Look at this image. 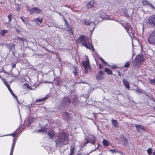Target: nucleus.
<instances>
[{
  "label": "nucleus",
  "mask_w": 155,
  "mask_h": 155,
  "mask_svg": "<svg viewBox=\"0 0 155 155\" xmlns=\"http://www.w3.org/2000/svg\"><path fill=\"white\" fill-rule=\"evenodd\" d=\"M58 135V137L55 140L56 147H61L69 143L68 137L65 132H60Z\"/></svg>",
  "instance_id": "1"
},
{
  "label": "nucleus",
  "mask_w": 155,
  "mask_h": 155,
  "mask_svg": "<svg viewBox=\"0 0 155 155\" xmlns=\"http://www.w3.org/2000/svg\"><path fill=\"white\" fill-rule=\"evenodd\" d=\"M8 22H10L12 19V15L11 14H10L8 16Z\"/></svg>",
  "instance_id": "40"
},
{
  "label": "nucleus",
  "mask_w": 155,
  "mask_h": 155,
  "mask_svg": "<svg viewBox=\"0 0 155 155\" xmlns=\"http://www.w3.org/2000/svg\"><path fill=\"white\" fill-rule=\"evenodd\" d=\"M48 134L49 136L50 137L51 139H52L53 138L55 134V133L52 130H50L48 132Z\"/></svg>",
  "instance_id": "22"
},
{
  "label": "nucleus",
  "mask_w": 155,
  "mask_h": 155,
  "mask_svg": "<svg viewBox=\"0 0 155 155\" xmlns=\"http://www.w3.org/2000/svg\"><path fill=\"white\" fill-rule=\"evenodd\" d=\"M148 43L152 45H155V31H153L148 39Z\"/></svg>",
  "instance_id": "6"
},
{
  "label": "nucleus",
  "mask_w": 155,
  "mask_h": 155,
  "mask_svg": "<svg viewBox=\"0 0 155 155\" xmlns=\"http://www.w3.org/2000/svg\"><path fill=\"white\" fill-rule=\"evenodd\" d=\"M35 119V118H32L31 119H30L28 121V124L30 125L31 123H32L33 122Z\"/></svg>",
  "instance_id": "36"
},
{
  "label": "nucleus",
  "mask_w": 155,
  "mask_h": 155,
  "mask_svg": "<svg viewBox=\"0 0 155 155\" xmlns=\"http://www.w3.org/2000/svg\"><path fill=\"white\" fill-rule=\"evenodd\" d=\"M85 61H83L82 62L81 64L84 68V73L87 74L89 70L90 69V66L89 64V61L87 56H85Z\"/></svg>",
  "instance_id": "5"
},
{
  "label": "nucleus",
  "mask_w": 155,
  "mask_h": 155,
  "mask_svg": "<svg viewBox=\"0 0 155 155\" xmlns=\"http://www.w3.org/2000/svg\"><path fill=\"white\" fill-rule=\"evenodd\" d=\"M99 68L101 69H102L103 68V67L102 65H101V64H99Z\"/></svg>",
  "instance_id": "50"
},
{
  "label": "nucleus",
  "mask_w": 155,
  "mask_h": 155,
  "mask_svg": "<svg viewBox=\"0 0 155 155\" xmlns=\"http://www.w3.org/2000/svg\"><path fill=\"white\" fill-rule=\"evenodd\" d=\"M123 82L125 87L128 89L130 88V85L128 82L125 79H124L123 80Z\"/></svg>",
  "instance_id": "21"
},
{
  "label": "nucleus",
  "mask_w": 155,
  "mask_h": 155,
  "mask_svg": "<svg viewBox=\"0 0 155 155\" xmlns=\"http://www.w3.org/2000/svg\"><path fill=\"white\" fill-rule=\"evenodd\" d=\"M20 40L23 42H26L27 41V39L26 38H20Z\"/></svg>",
  "instance_id": "43"
},
{
  "label": "nucleus",
  "mask_w": 155,
  "mask_h": 155,
  "mask_svg": "<svg viewBox=\"0 0 155 155\" xmlns=\"http://www.w3.org/2000/svg\"><path fill=\"white\" fill-rule=\"evenodd\" d=\"M96 78L97 80H102L103 79V77L100 75H97L96 77Z\"/></svg>",
  "instance_id": "31"
},
{
  "label": "nucleus",
  "mask_w": 155,
  "mask_h": 155,
  "mask_svg": "<svg viewBox=\"0 0 155 155\" xmlns=\"http://www.w3.org/2000/svg\"><path fill=\"white\" fill-rule=\"evenodd\" d=\"M74 149L73 148H71L70 150V153L68 155H73L74 153Z\"/></svg>",
  "instance_id": "41"
},
{
  "label": "nucleus",
  "mask_w": 155,
  "mask_h": 155,
  "mask_svg": "<svg viewBox=\"0 0 155 155\" xmlns=\"http://www.w3.org/2000/svg\"><path fill=\"white\" fill-rule=\"evenodd\" d=\"M111 122L116 127H118V125L117 120L113 119L111 120Z\"/></svg>",
  "instance_id": "25"
},
{
  "label": "nucleus",
  "mask_w": 155,
  "mask_h": 155,
  "mask_svg": "<svg viewBox=\"0 0 155 155\" xmlns=\"http://www.w3.org/2000/svg\"><path fill=\"white\" fill-rule=\"evenodd\" d=\"M96 4V3L94 1H91L86 4V8L89 9L93 8L94 7Z\"/></svg>",
  "instance_id": "13"
},
{
  "label": "nucleus",
  "mask_w": 155,
  "mask_h": 155,
  "mask_svg": "<svg viewBox=\"0 0 155 155\" xmlns=\"http://www.w3.org/2000/svg\"><path fill=\"white\" fill-rule=\"evenodd\" d=\"M124 144H126L127 143V140L126 139H124Z\"/></svg>",
  "instance_id": "52"
},
{
  "label": "nucleus",
  "mask_w": 155,
  "mask_h": 155,
  "mask_svg": "<svg viewBox=\"0 0 155 155\" xmlns=\"http://www.w3.org/2000/svg\"><path fill=\"white\" fill-rule=\"evenodd\" d=\"M0 78H2V77L0 75Z\"/></svg>",
  "instance_id": "63"
},
{
  "label": "nucleus",
  "mask_w": 155,
  "mask_h": 155,
  "mask_svg": "<svg viewBox=\"0 0 155 155\" xmlns=\"http://www.w3.org/2000/svg\"><path fill=\"white\" fill-rule=\"evenodd\" d=\"M148 154L149 155H150L152 154V150L151 148H149L147 150Z\"/></svg>",
  "instance_id": "35"
},
{
  "label": "nucleus",
  "mask_w": 155,
  "mask_h": 155,
  "mask_svg": "<svg viewBox=\"0 0 155 155\" xmlns=\"http://www.w3.org/2000/svg\"><path fill=\"white\" fill-rule=\"evenodd\" d=\"M42 18L41 17H38L34 19L33 21L35 22L37 25H39L42 23Z\"/></svg>",
  "instance_id": "15"
},
{
  "label": "nucleus",
  "mask_w": 155,
  "mask_h": 155,
  "mask_svg": "<svg viewBox=\"0 0 155 155\" xmlns=\"http://www.w3.org/2000/svg\"><path fill=\"white\" fill-rule=\"evenodd\" d=\"M8 31L6 30H2L1 32L0 35L2 36H3Z\"/></svg>",
  "instance_id": "30"
},
{
  "label": "nucleus",
  "mask_w": 155,
  "mask_h": 155,
  "mask_svg": "<svg viewBox=\"0 0 155 155\" xmlns=\"http://www.w3.org/2000/svg\"><path fill=\"white\" fill-rule=\"evenodd\" d=\"M27 11L30 14H40L42 13V10L37 7L33 8L31 9H27Z\"/></svg>",
  "instance_id": "7"
},
{
  "label": "nucleus",
  "mask_w": 155,
  "mask_h": 155,
  "mask_svg": "<svg viewBox=\"0 0 155 155\" xmlns=\"http://www.w3.org/2000/svg\"><path fill=\"white\" fill-rule=\"evenodd\" d=\"M20 18L23 21H25L24 19L22 17H20Z\"/></svg>",
  "instance_id": "59"
},
{
  "label": "nucleus",
  "mask_w": 155,
  "mask_h": 155,
  "mask_svg": "<svg viewBox=\"0 0 155 155\" xmlns=\"http://www.w3.org/2000/svg\"><path fill=\"white\" fill-rule=\"evenodd\" d=\"M94 16H97V15L98 16V15L97 13H95L94 14Z\"/></svg>",
  "instance_id": "60"
},
{
  "label": "nucleus",
  "mask_w": 155,
  "mask_h": 155,
  "mask_svg": "<svg viewBox=\"0 0 155 155\" xmlns=\"http://www.w3.org/2000/svg\"><path fill=\"white\" fill-rule=\"evenodd\" d=\"M12 66L13 68H15V67L16 66V64H12Z\"/></svg>",
  "instance_id": "56"
},
{
  "label": "nucleus",
  "mask_w": 155,
  "mask_h": 155,
  "mask_svg": "<svg viewBox=\"0 0 155 155\" xmlns=\"http://www.w3.org/2000/svg\"><path fill=\"white\" fill-rule=\"evenodd\" d=\"M147 23L151 26H155V15L149 17L147 19Z\"/></svg>",
  "instance_id": "8"
},
{
  "label": "nucleus",
  "mask_w": 155,
  "mask_h": 155,
  "mask_svg": "<svg viewBox=\"0 0 155 155\" xmlns=\"http://www.w3.org/2000/svg\"><path fill=\"white\" fill-rule=\"evenodd\" d=\"M49 97V95H47L45 97L43 98H40L39 99H37L36 100V102H39L42 101H43L47 99V98H48V97Z\"/></svg>",
  "instance_id": "24"
},
{
  "label": "nucleus",
  "mask_w": 155,
  "mask_h": 155,
  "mask_svg": "<svg viewBox=\"0 0 155 155\" xmlns=\"http://www.w3.org/2000/svg\"><path fill=\"white\" fill-rule=\"evenodd\" d=\"M149 82L151 84L155 85V80L150 79L149 80Z\"/></svg>",
  "instance_id": "34"
},
{
  "label": "nucleus",
  "mask_w": 155,
  "mask_h": 155,
  "mask_svg": "<svg viewBox=\"0 0 155 155\" xmlns=\"http://www.w3.org/2000/svg\"><path fill=\"white\" fill-rule=\"evenodd\" d=\"M144 58L142 54H139L137 55L135 58L133 63L134 66L138 68L140 66V64L143 62Z\"/></svg>",
  "instance_id": "3"
},
{
  "label": "nucleus",
  "mask_w": 155,
  "mask_h": 155,
  "mask_svg": "<svg viewBox=\"0 0 155 155\" xmlns=\"http://www.w3.org/2000/svg\"><path fill=\"white\" fill-rule=\"evenodd\" d=\"M20 38L18 36H17L16 37V39L18 40H20V38Z\"/></svg>",
  "instance_id": "55"
},
{
  "label": "nucleus",
  "mask_w": 155,
  "mask_h": 155,
  "mask_svg": "<svg viewBox=\"0 0 155 155\" xmlns=\"http://www.w3.org/2000/svg\"><path fill=\"white\" fill-rule=\"evenodd\" d=\"M123 27L125 28L126 31L127 32L128 34L130 35L131 38H134V33L135 31L134 30L132 29L130 25L128 23L122 24L120 23Z\"/></svg>",
  "instance_id": "4"
},
{
  "label": "nucleus",
  "mask_w": 155,
  "mask_h": 155,
  "mask_svg": "<svg viewBox=\"0 0 155 155\" xmlns=\"http://www.w3.org/2000/svg\"><path fill=\"white\" fill-rule=\"evenodd\" d=\"M5 84L6 86L8 89L9 88V87H10V85H9V84L7 82L6 84Z\"/></svg>",
  "instance_id": "53"
},
{
  "label": "nucleus",
  "mask_w": 155,
  "mask_h": 155,
  "mask_svg": "<svg viewBox=\"0 0 155 155\" xmlns=\"http://www.w3.org/2000/svg\"><path fill=\"white\" fill-rule=\"evenodd\" d=\"M3 82L5 84H6V83L7 82L6 80L4 79L2 77V78H1Z\"/></svg>",
  "instance_id": "45"
},
{
  "label": "nucleus",
  "mask_w": 155,
  "mask_h": 155,
  "mask_svg": "<svg viewBox=\"0 0 155 155\" xmlns=\"http://www.w3.org/2000/svg\"><path fill=\"white\" fill-rule=\"evenodd\" d=\"M107 65L108 67H110V68L113 69H116L117 67L115 66H112L111 65H110L108 64H107Z\"/></svg>",
  "instance_id": "38"
},
{
  "label": "nucleus",
  "mask_w": 155,
  "mask_h": 155,
  "mask_svg": "<svg viewBox=\"0 0 155 155\" xmlns=\"http://www.w3.org/2000/svg\"><path fill=\"white\" fill-rule=\"evenodd\" d=\"M143 4L145 6L150 7L152 8L155 9V7L148 1L143 0L142 2Z\"/></svg>",
  "instance_id": "14"
},
{
  "label": "nucleus",
  "mask_w": 155,
  "mask_h": 155,
  "mask_svg": "<svg viewBox=\"0 0 155 155\" xmlns=\"http://www.w3.org/2000/svg\"><path fill=\"white\" fill-rule=\"evenodd\" d=\"M64 21L65 22V25L67 27V28H69V29L68 30V31H69V32L73 34V31L72 30V27L69 25L67 23V21L66 19H64Z\"/></svg>",
  "instance_id": "17"
},
{
  "label": "nucleus",
  "mask_w": 155,
  "mask_h": 155,
  "mask_svg": "<svg viewBox=\"0 0 155 155\" xmlns=\"http://www.w3.org/2000/svg\"><path fill=\"white\" fill-rule=\"evenodd\" d=\"M9 90V91L10 92L11 94L17 100V101L18 102V100L17 99V97L15 95V94L14 93L13 91L11 89L10 87H9V88L8 89Z\"/></svg>",
  "instance_id": "26"
},
{
  "label": "nucleus",
  "mask_w": 155,
  "mask_h": 155,
  "mask_svg": "<svg viewBox=\"0 0 155 155\" xmlns=\"http://www.w3.org/2000/svg\"><path fill=\"white\" fill-rule=\"evenodd\" d=\"M83 22L84 24L86 25H89L90 26H92L93 30L95 28V25L94 22H90L89 21L86 19H84L83 20Z\"/></svg>",
  "instance_id": "12"
},
{
  "label": "nucleus",
  "mask_w": 155,
  "mask_h": 155,
  "mask_svg": "<svg viewBox=\"0 0 155 155\" xmlns=\"http://www.w3.org/2000/svg\"><path fill=\"white\" fill-rule=\"evenodd\" d=\"M153 155H155V150L153 152Z\"/></svg>",
  "instance_id": "61"
},
{
  "label": "nucleus",
  "mask_w": 155,
  "mask_h": 155,
  "mask_svg": "<svg viewBox=\"0 0 155 155\" xmlns=\"http://www.w3.org/2000/svg\"><path fill=\"white\" fill-rule=\"evenodd\" d=\"M100 16L101 18L107 20L109 19L110 18L109 16L108 15H106L104 13H102L100 14Z\"/></svg>",
  "instance_id": "20"
},
{
  "label": "nucleus",
  "mask_w": 155,
  "mask_h": 155,
  "mask_svg": "<svg viewBox=\"0 0 155 155\" xmlns=\"http://www.w3.org/2000/svg\"><path fill=\"white\" fill-rule=\"evenodd\" d=\"M77 41L78 43H81L83 45L87 48H89L90 49H91L90 47H91L93 51H94L93 46L91 45L89 42L88 39L85 36H81L78 39Z\"/></svg>",
  "instance_id": "2"
},
{
  "label": "nucleus",
  "mask_w": 155,
  "mask_h": 155,
  "mask_svg": "<svg viewBox=\"0 0 155 155\" xmlns=\"http://www.w3.org/2000/svg\"><path fill=\"white\" fill-rule=\"evenodd\" d=\"M110 152H111L112 153H117L118 152H119V150L117 149H110L109 150Z\"/></svg>",
  "instance_id": "32"
},
{
  "label": "nucleus",
  "mask_w": 155,
  "mask_h": 155,
  "mask_svg": "<svg viewBox=\"0 0 155 155\" xmlns=\"http://www.w3.org/2000/svg\"><path fill=\"white\" fill-rule=\"evenodd\" d=\"M137 93H143V92L142 91V90L139 88L138 87H137L135 90H134ZM144 92L143 91V93Z\"/></svg>",
  "instance_id": "33"
},
{
  "label": "nucleus",
  "mask_w": 155,
  "mask_h": 155,
  "mask_svg": "<svg viewBox=\"0 0 155 155\" xmlns=\"http://www.w3.org/2000/svg\"><path fill=\"white\" fill-rule=\"evenodd\" d=\"M123 12H124V15L125 16H126L128 17L129 16L128 15V14L127 10L126 9H124L123 10Z\"/></svg>",
  "instance_id": "39"
},
{
  "label": "nucleus",
  "mask_w": 155,
  "mask_h": 155,
  "mask_svg": "<svg viewBox=\"0 0 155 155\" xmlns=\"http://www.w3.org/2000/svg\"><path fill=\"white\" fill-rule=\"evenodd\" d=\"M100 59L101 61V62H102V63H104L105 64H107V63L106 62H105L104 61V60L103 59H102L101 58H100Z\"/></svg>",
  "instance_id": "44"
},
{
  "label": "nucleus",
  "mask_w": 155,
  "mask_h": 155,
  "mask_svg": "<svg viewBox=\"0 0 155 155\" xmlns=\"http://www.w3.org/2000/svg\"><path fill=\"white\" fill-rule=\"evenodd\" d=\"M134 9L133 10V13H134Z\"/></svg>",
  "instance_id": "64"
},
{
  "label": "nucleus",
  "mask_w": 155,
  "mask_h": 155,
  "mask_svg": "<svg viewBox=\"0 0 155 155\" xmlns=\"http://www.w3.org/2000/svg\"><path fill=\"white\" fill-rule=\"evenodd\" d=\"M7 47L10 50L14 51L15 49V45L14 44H9L8 45Z\"/></svg>",
  "instance_id": "19"
},
{
  "label": "nucleus",
  "mask_w": 155,
  "mask_h": 155,
  "mask_svg": "<svg viewBox=\"0 0 155 155\" xmlns=\"http://www.w3.org/2000/svg\"><path fill=\"white\" fill-rule=\"evenodd\" d=\"M135 126L137 130H138V131L140 132L141 131V130H145V128L144 127L141 125H139L137 124H135Z\"/></svg>",
  "instance_id": "18"
},
{
  "label": "nucleus",
  "mask_w": 155,
  "mask_h": 155,
  "mask_svg": "<svg viewBox=\"0 0 155 155\" xmlns=\"http://www.w3.org/2000/svg\"><path fill=\"white\" fill-rule=\"evenodd\" d=\"M64 21L65 22V25L67 27V28H69V29L68 30V31H69V32L73 34V31L72 30V27L69 25L67 23V21L66 19H64Z\"/></svg>",
  "instance_id": "16"
},
{
  "label": "nucleus",
  "mask_w": 155,
  "mask_h": 155,
  "mask_svg": "<svg viewBox=\"0 0 155 155\" xmlns=\"http://www.w3.org/2000/svg\"><path fill=\"white\" fill-rule=\"evenodd\" d=\"M13 151L11 150L10 154V155H13Z\"/></svg>",
  "instance_id": "58"
},
{
  "label": "nucleus",
  "mask_w": 155,
  "mask_h": 155,
  "mask_svg": "<svg viewBox=\"0 0 155 155\" xmlns=\"http://www.w3.org/2000/svg\"><path fill=\"white\" fill-rule=\"evenodd\" d=\"M15 145L13 144H12L11 150L14 151Z\"/></svg>",
  "instance_id": "48"
},
{
  "label": "nucleus",
  "mask_w": 155,
  "mask_h": 155,
  "mask_svg": "<svg viewBox=\"0 0 155 155\" xmlns=\"http://www.w3.org/2000/svg\"><path fill=\"white\" fill-rule=\"evenodd\" d=\"M61 102V104L63 106H67L69 105L71 102V101L68 97H66L62 99Z\"/></svg>",
  "instance_id": "10"
},
{
  "label": "nucleus",
  "mask_w": 155,
  "mask_h": 155,
  "mask_svg": "<svg viewBox=\"0 0 155 155\" xmlns=\"http://www.w3.org/2000/svg\"><path fill=\"white\" fill-rule=\"evenodd\" d=\"M118 74L119 76L120 77L121 76V74L120 73V72L119 71H118Z\"/></svg>",
  "instance_id": "54"
},
{
  "label": "nucleus",
  "mask_w": 155,
  "mask_h": 155,
  "mask_svg": "<svg viewBox=\"0 0 155 155\" xmlns=\"http://www.w3.org/2000/svg\"><path fill=\"white\" fill-rule=\"evenodd\" d=\"M103 145L105 147H107L109 145L110 143L108 141L106 140H104L102 142Z\"/></svg>",
  "instance_id": "27"
},
{
  "label": "nucleus",
  "mask_w": 155,
  "mask_h": 155,
  "mask_svg": "<svg viewBox=\"0 0 155 155\" xmlns=\"http://www.w3.org/2000/svg\"><path fill=\"white\" fill-rule=\"evenodd\" d=\"M16 141V138H15L14 137L13 139V142L12 144L15 145Z\"/></svg>",
  "instance_id": "47"
},
{
  "label": "nucleus",
  "mask_w": 155,
  "mask_h": 155,
  "mask_svg": "<svg viewBox=\"0 0 155 155\" xmlns=\"http://www.w3.org/2000/svg\"><path fill=\"white\" fill-rule=\"evenodd\" d=\"M37 133L42 132L47 133V128L45 127H43L41 129L39 130H38Z\"/></svg>",
  "instance_id": "23"
},
{
  "label": "nucleus",
  "mask_w": 155,
  "mask_h": 155,
  "mask_svg": "<svg viewBox=\"0 0 155 155\" xmlns=\"http://www.w3.org/2000/svg\"><path fill=\"white\" fill-rule=\"evenodd\" d=\"M57 84L58 85H60L61 84V81H60L59 80H58L57 81Z\"/></svg>",
  "instance_id": "51"
},
{
  "label": "nucleus",
  "mask_w": 155,
  "mask_h": 155,
  "mask_svg": "<svg viewBox=\"0 0 155 155\" xmlns=\"http://www.w3.org/2000/svg\"><path fill=\"white\" fill-rule=\"evenodd\" d=\"M73 73L75 76L77 75L78 73L77 72V70L78 69L77 67H74L73 68Z\"/></svg>",
  "instance_id": "29"
},
{
  "label": "nucleus",
  "mask_w": 155,
  "mask_h": 155,
  "mask_svg": "<svg viewBox=\"0 0 155 155\" xmlns=\"http://www.w3.org/2000/svg\"><path fill=\"white\" fill-rule=\"evenodd\" d=\"M15 30L16 31L17 33H19L20 32V30L16 28Z\"/></svg>",
  "instance_id": "49"
},
{
  "label": "nucleus",
  "mask_w": 155,
  "mask_h": 155,
  "mask_svg": "<svg viewBox=\"0 0 155 155\" xmlns=\"http://www.w3.org/2000/svg\"><path fill=\"white\" fill-rule=\"evenodd\" d=\"M62 115L68 120H70L72 119V116L70 113L64 112L63 113Z\"/></svg>",
  "instance_id": "11"
},
{
  "label": "nucleus",
  "mask_w": 155,
  "mask_h": 155,
  "mask_svg": "<svg viewBox=\"0 0 155 155\" xmlns=\"http://www.w3.org/2000/svg\"><path fill=\"white\" fill-rule=\"evenodd\" d=\"M130 65V62H128L126 63L124 65V67L125 68H128Z\"/></svg>",
  "instance_id": "42"
},
{
  "label": "nucleus",
  "mask_w": 155,
  "mask_h": 155,
  "mask_svg": "<svg viewBox=\"0 0 155 155\" xmlns=\"http://www.w3.org/2000/svg\"><path fill=\"white\" fill-rule=\"evenodd\" d=\"M95 137L93 136H92L91 137L90 139H89L88 137H87L85 138V140H84V145H85L86 144L89 142H91V143L94 144L95 143Z\"/></svg>",
  "instance_id": "9"
},
{
  "label": "nucleus",
  "mask_w": 155,
  "mask_h": 155,
  "mask_svg": "<svg viewBox=\"0 0 155 155\" xmlns=\"http://www.w3.org/2000/svg\"><path fill=\"white\" fill-rule=\"evenodd\" d=\"M2 68L3 69H3V68ZM4 70V71H3V72H4L5 73H6V71H5L4 70Z\"/></svg>",
  "instance_id": "62"
},
{
  "label": "nucleus",
  "mask_w": 155,
  "mask_h": 155,
  "mask_svg": "<svg viewBox=\"0 0 155 155\" xmlns=\"http://www.w3.org/2000/svg\"><path fill=\"white\" fill-rule=\"evenodd\" d=\"M117 153H119L121 155H123V153L122 152H120L119 150V152H118Z\"/></svg>",
  "instance_id": "57"
},
{
  "label": "nucleus",
  "mask_w": 155,
  "mask_h": 155,
  "mask_svg": "<svg viewBox=\"0 0 155 155\" xmlns=\"http://www.w3.org/2000/svg\"><path fill=\"white\" fill-rule=\"evenodd\" d=\"M104 71L110 74H111L112 73V71L111 70L106 68H105Z\"/></svg>",
  "instance_id": "28"
},
{
  "label": "nucleus",
  "mask_w": 155,
  "mask_h": 155,
  "mask_svg": "<svg viewBox=\"0 0 155 155\" xmlns=\"http://www.w3.org/2000/svg\"><path fill=\"white\" fill-rule=\"evenodd\" d=\"M16 134H17V133L15 132L14 133H13L12 134H8V135H4V136H1L0 135V137H3L4 136H12L13 137H15V136H16Z\"/></svg>",
  "instance_id": "37"
},
{
  "label": "nucleus",
  "mask_w": 155,
  "mask_h": 155,
  "mask_svg": "<svg viewBox=\"0 0 155 155\" xmlns=\"http://www.w3.org/2000/svg\"><path fill=\"white\" fill-rule=\"evenodd\" d=\"M98 73L100 75H103L104 74L103 71H99L98 72Z\"/></svg>",
  "instance_id": "46"
}]
</instances>
